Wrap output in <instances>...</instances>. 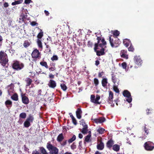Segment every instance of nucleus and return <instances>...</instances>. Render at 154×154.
<instances>
[{
    "mask_svg": "<svg viewBox=\"0 0 154 154\" xmlns=\"http://www.w3.org/2000/svg\"><path fill=\"white\" fill-rule=\"evenodd\" d=\"M97 43L95 44L94 49L96 51L97 49L99 48V47L101 48L100 51H97L96 52L97 55L100 56L103 55L104 54V49L103 47L106 45V42L104 38L101 39L99 37H97Z\"/></svg>",
    "mask_w": 154,
    "mask_h": 154,
    "instance_id": "f257e3e1",
    "label": "nucleus"
},
{
    "mask_svg": "<svg viewBox=\"0 0 154 154\" xmlns=\"http://www.w3.org/2000/svg\"><path fill=\"white\" fill-rule=\"evenodd\" d=\"M8 59L7 54L4 51H0V63L3 66H6L8 63Z\"/></svg>",
    "mask_w": 154,
    "mask_h": 154,
    "instance_id": "f03ea898",
    "label": "nucleus"
},
{
    "mask_svg": "<svg viewBox=\"0 0 154 154\" xmlns=\"http://www.w3.org/2000/svg\"><path fill=\"white\" fill-rule=\"evenodd\" d=\"M47 148L49 151L50 154H58V149L52 144L48 143L47 145Z\"/></svg>",
    "mask_w": 154,
    "mask_h": 154,
    "instance_id": "7ed1b4c3",
    "label": "nucleus"
},
{
    "mask_svg": "<svg viewBox=\"0 0 154 154\" xmlns=\"http://www.w3.org/2000/svg\"><path fill=\"white\" fill-rule=\"evenodd\" d=\"M12 66L14 69L19 70L23 67L24 65L22 63L18 61H16L14 63Z\"/></svg>",
    "mask_w": 154,
    "mask_h": 154,
    "instance_id": "20e7f679",
    "label": "nucleus"
},
{
    "mask_svg": "<svg viewBox=\"0 0 154 154\" xmlns=\"http://www.w3.org/2000/svg\"><path fill=\"white\" fill-rule=\"evenodd\" d=\"M123 96L127 98L126 100L130 103L132 101V98L130 92L128 90H124L123 93Z\"/></svg>",
    "mask_w": 154,
    "mask_h": 154,
    "instance_id": "39448f33",
    "label": "nucleus"
},
{
    "mask_svg": "<svg viewBox=\"0 0 154 154\" xmlns=\"http://www.w3.org/2000/svg\"><path fill=\"white\" fill-rule=\"evenodd\" d=\"M144 147L145 149L147 151L152 150L154 148L153 143L150 142L145 143L144 145Z\"/></svg>",
    "mask_w": 154,
    "mask_h": 154,
    "instance_id": "423d86ee",
    "label": "nucleus"
},
{
    "mask_svg": "<svg viewBox=\"0 0 154 154\" xmlns=\"http://www.w3.org/2000/svg\"><path fill=\"white\" fill-rule=\"evenodd\" d=\"M14 85L12 84L8 85L7 87V89L8 90V94L10 96L12 95L14 92Z\"/></svg>",
    "mask_w": 154,
    "mask_h": 154,
    "instance_id": "0eeeda50",
    "label": "nucleus"
},
{
    "mask_svg": "<svg viewBox=\"0 0 154 154\" xmlns=\"http://www.w3.org/2000/svg\"><path fill=\"white\" fill-rule=\"evenodd\" d=\"M135 63L138 66H141L142 63V60L139 56H135L134 58Z\"/></svg>",
    "mask_w": 154,
    "mask_h": 154,
    "instance_id": "6e6552de",
    "label": "nucleus"
},
{
    "mask_svg": "<svg viewBox=\"0 0 154 154\" xmlns=\"http://www.w3.org/2000/svg\"><path fill=\"white\" fill-rule=\"evenodd\" d=\"M32 56L33 58H37L40 57V53L38 50L35 49L33 51Z\"/></svg>",
    "mask_w": 154,
    "mask_h": 154,
    "instance_id": "1a4fd4ad",
    "label": "nucleus"
},
{
    "mask_svg": "<svg viewBox=\"0 0 154 154\" xmlns=\"http://www.w3.org/2000/svg\"><path fill=\"white\" fill-rule=\"evenodd\" d=\"M21 97L22 102L25 104H27L29 103V100L28 97L25 94H21Z\"/></svg>",
    "mask_w": 154,
    "mask_h": 154,
    "instance_id": "9d476101",
    "label": "nucleus"
},
{
    "mask_svg": "<svg viewBox=\"0 0 154 154\" xmlns=\"http://www.w3.org/2000/svg\"><path fill=\"white\" fill-rule=\"evenodd\" d=\"M91 120H93L96 123H101L104 122L105 120V119L104 118L100 117L98 119H91Z\"/></svg>",
    "mask_w": 154,
    "mask_h": 154,
    "instance_id": "9b49d317",
    "label": "nucleus"
},
{
    "mask_svg": "<svg viewBox=\"0 0 154 154\" xmlns=\"http://www.w3.org/2000/svg\"><path fill=\"white\" fill-rule=\"evenodd\" d=\"M48 85L50 87L54 88L56 87V83L55 81L50 80L48 84Z\"/></svg>",
    "mask_w": 154,
    "mask_h": 154,
    "instance_id": "f8f14e48",
    "label": "nucleus"
},
{
    "mask_svg": "<svg viewBox=\"0 0 154 154\" xmlns=\"http://www.w3.org/2000/svg\"><path fill=\"white\" fill-rule=\"evenodd\" d=\"M113 94L112 92L110 91L109 94V99L108 102L109 104H111L112 103V98Z\"/></svg>",
    "mask_w": 154,
    "mask_h": 154,
    "instance_id": "ddd939ff",
    "label": "nucleus"
},
{
    "mask_svg": "<svg viewBox=\"0 0 154 154\" xmlns=\"http://www.w3.org/2000/svg\"><path fill=\"white\" fill-rule=\"evenodd\" d=\"M76 113L77 118L78 119H80L81 118V114L82 113L81 110L79 108H78L76 111Z\"/></svg>",
    "mask_w": 154,
    "mask_h": 154,
    "instance_id": "4468645a",
    "label": "nucleus"
},
{
    "mask_svg": "<svg viewBox=\"0 0 154 154\" xmlns=\"http://www.w3.org/2000/svg\"><path fill=\"white\" fill-rule=\"evenodd\" d=\"M104 147V145L103 143L101 142H100L97 145V148L99 150H102Z\"/></svg>",
    "mask_w": 154,
    "mask_h": 154,
    "instance_id": "2eb2a0df",
    "label": "nucleus"
},
{
    "mask_svg": "<svg viewBox=\"0 0 154 154\" xmlns=\"http://www.w3.org/2000/svg\"><path fill=\"white\" fill-rule=\"evenodd\" d=\"M26 88H28V86H29L32 82V80L31 79L29 78H27L26 79Z\"/></svg>",
    "mask_w": 154,
    "mask_h": 154,
    "instance_id": "dca6fc26",
    "label": "nucleus"
},
{
    "mask_svg": "<svg viewBox=\"0 0 154 154\" xmlns=\"http://www.w3.org/2000/svg\"><path fill=\"white\" fill-rule=\"evenodd\" d=\"M112 82L114 83V85H119L118 82H119V80L118 79L116 78L115 76L112 75Z\"/></svg>",
    "mask_w": 154,
    "mask_h": 154,
    "instance_id": "f3484780",
    "label": "nucleus"
},
{
    "mask_svg": "<svg viewBox=\"0 0 154 154\" xmlns=\"http://www.w3.org/2000/svg\"><path fill=\"white\" fill-rule=\"evenodd\" d=\"M64 137L63 134L61 133L59 134L57 138V140L59 142H61L64 139Z\"/></svg>",
    "mask_w": 154,
    "mask_h": 154,
    "instance_id": "a211bd4d",
    "label": "nucleus"
},
{
    "mask_svg": "<svg viewBox=\"0 0 154 154\" xmlns=\"http://www.w3.org/2000/svg\"><path fill=\"white\" fill-rule=\"evenodd\" d=\"M126 52L124 50L121 51L120 54L121 57L126 59L128 58V55L126 54Z\"/></svg>",
    "mask_w": 154,
    "mask_h": 154,
    "instance_id": "6ab92c4d",
    "label": "nucleus"
},
{
    "mask_svg": "<svg viewBox=\"0 0 154 154\" xmlns=\"http://www.w3.org/2000/svg\"><path fill=\"white\" fill-rule=\"evenodd\" d=\"M123 43L124 45L126 47H128L129 45H131V42L129 40L125 39L123 40Z\"/></svg>",
    "mask_w": 154,
    "mask_h": 154,
    "instance_id": "aec40b11",
    "label": "nucleus"
},
{
    "mask_svg": "<svg viewBox=\"0 0 154 154\" xmlns=\"http://www.w3.org/2000/svg\"><path fill=\"white\" fill-rule=\"evenodd\" d=\"M37 42L38 48H40L42 50L43 48V46L42 45V43L41 40L40 39H38L37 41Z\"/></svg>",
    "mask_w": 154,
    "mask_h": 154,
    "instance_id": "412c9836",
    "label": "nucleus"
},
{
    "mask_svg": "<svg viewBox=\"0 0 154 154\" xmlns=\"http://www.w3.org/2000/svg\"><path fill=\"white\" fill-rule=\"evenodd\" d=\"M107 79L106 78H103L102 80V84L103 87H105L107 86Z\"/></svg>",
    "mask_w": 154,
    "mask_h": 154,
    "instance_id": "4be33fe9",
    "label": "nucleus"
},
{
    "mask_svg": "<svg viewBox=\"0 0 154 154\" xmlns=\"http://www.w3.org/2000/svg\"><path fill=\"white\" fill-rule=\"evenodd\" d=\"M120 149L119 146L117 144H115L112 146V149L116 151H118Z\"/></svg>",
    "mask_w": 154,
    "mask_h": 154,
    "instance_id": "5701e85b",
    "label": "nucleus"
},
{
    "mask_svg": "<svg viewBox=\"0 0 154 154\" xmlns=\"http://www.w3.org/2000/svg\"><path fill=\"white\" fill-rule=\"evenodd\" d=\"M88 131V126L85 125V126L83 127V128H82V132L85 134H86Z\"/></svg>",
    "mask_w": 154,
    "mask_h": 154,
    "instance_id": "b1692460",
    "label": "nucleus"
},
{
    "mask_svg": "<svg viewBox=\"0 0 154 154\" xmlns=\"http://www.w3.org/2000/svg\"><path fill=\"white\" fill-rule=\"evenodd\" d=\"M113 143V141L112 140H110L107 143V146L109 148H110Z\"/></svg>",
    "mask_w": 154,
    "mask_h": 154,
    "instance_id": "393cba45",
    "label": "nucleus"
},
{
    "mask_svg": "<svg viewBox=\"0 0 154 154\" xmlns=\"http://www.w3.org/2000/svg\"><path fill=\"white\" fill-rule=\"evenodd\" d=\"M11 98L15 101H17L18 100V95L16 93L14 94L11 96Z\"/></svg>",
    "mask_w": 154,
    "mask_h": 154,
    "instance_id": "a878e982",
    "label": "nucleus"
},
{
    "mask_svg": "<svg viewBox=\"0 0 154 154\" xmlns=\"http://www.w3.org/2000/svg\"><path fill=\"white\" fill-rule=\"evenodd\" d=\"M113 39L110 36L109 37V41L110 45L112 47H116L117 46V45H115L113 43Z\"/></svg>",
    "mask_w": 154,
    "mask_h": 154,
    "instance_id": "bb28decb",
    "label": "nucleus"
},
{
    "mask_svg": "<svg viewBox=\"0 0 154 154\" xmlns=\"http://www.w3.org/2000/svg\"><path fill=\"white\" fill-rule=\"evenodd\" d=\"M23 1L22 0H19L15 1L14 2H13L12 3L11 5H16L19 4L21 3Z\"/></svg>",
    "mask_w": 154,
    "mask_h": 154,
    "instance_id": "cd10ccee",
    "label": "nucleus"
},
{
    "mask_svg": "<svg viewBox=\"0 0 154 154\" xmlns=\"http://www.w3.org/2000/svg\"><path fill=\"white\" fill-rule=\"evenodd\" d=\"M34 119L33 116L31 115H29V117L27 118L26 120L30 123L32 122Z\"/></svg>",
    "mask_w": 154,
    "mask_h": 154,
    "instance_id": "c85d7f7f",
    "label": "nucleus"
},
{
    "mask_svg": "<svg viewBox=\"0 0 154 154\" xmlns=\"http://www.w3.org/2000/svg\"><path fill=\"white\" fill-rule=\"evenodd\" d=\"M100 96L99 95L97 94L96 95V98H95V101L94 103L97 104H100V103H99L98 101L99 100H100Z\"/></svg>",
    "mask_w": 154,
    "mask_h": 154,
    "instance_id": "c756f323",
    "label": "nucleus"
},
{
    "mask_svg": "<svg viewBox=\"0 0 154 154\" xmlns=\"http://www.w3.org/2000/svg\"><path fill=\"white\" fill-rule=\"evenodd\" d=\"M26 116V114L25 112H22L19 115V117L20 118L25 119Z\"/></svg>",
    "mask_w": 154,
    "mask_h": 154,
    "instance_id": "7c9ffc66",
    "label": "nucleus"
},
{
    "mask_svg": "<svg viewBox=\"0 0 154 154\" xmlns=\"http://www.w3.org/2000/svg\"><path fill=\"white\" fill-rule=\"evenodd\" d=\"M40 64L42 66L45 67L46 68H48V66L47 64V63L46 62L42 61L40 62Z\"/></svg>",
    "mask_w": 154,
    "mask_h": 154,
    "instance_id": "2f4dec72",
    "label": "nucleus"
},
{
    "mask_svg": "<svg viewBox=\"0 0 154 154\" xmlns=\"http://www.w3.org/2000/svg\"><path fill=\"white\" fill-rule=\"evenodd\" d=\"M76 139V136L75 135H74L70 139H69L68 140V142L69 143H70L73 142Z\"/></svg>",
    "mask_w": 154,
    "mask_h": 154,
    "instance_id": "473e14b6",
    "label": "nucleus"
},
{
    "mask_svg": "<svg viewBox=\"0 0 154 154\" xmlns=\"http://www.w3.org/2000/svg\"><path fill=\"white\" fill-rule=\"evenodd\" d=\"M30 123L27 121L26 120L24 123V126L26 128H28L30 125Z\"/></svg>",
    "mask_w": 154,
    "mask_h": 154,
    "instance_id": "72a5a7b5",
    "label": "nucleus"
},
{
    "mask_svg": "<svg viewBox=\"0 0 154 154\" xmlns=\"http://www.w3.org/2000/svg\"><path fill=\"white\" fill-rule=\"evenodd\" d=\"M43 32L42 30H41V32L38 34L37 37L38 39H40L42 38L43 36Z\"/></svg>",
    "mask_w": 154,
    "mask_h": 154,
    "instance_id": "f704fd0d",
    "label": "nucleus"
},
{
    "mask_svg": "<svg viewBox=\"0 0 154 154\" xmlns=\"http://www.w3.org/2000/svg\"><path fill=\"white\" fill-rule=\"evenodd\" d=\"M118 85H113V88L115 91L117 93H119V91L117 88V86Z\"/></svg>",
    "mask_w": 154,
    "mask_h": 154,
    "instance_id": "c9c22d12",
    "label": "nucleus"
},
{
    "mask_svg": "<svg viewBox=\"0 0 154 154\" xmlns=\"http://www.w3.org/2000/svg\"><path fill=\"white\" fill-rule=\"evenodd\" d=\"M61 89L64 91H66L67 89V87L64 84H61L60 85Z\"/></svg>",
    "mask_w": 154,
    "mask_h": 154,
    "instance_id": "e433bc0d",
    "label": "nucleus"
},
{
    "mask_svg": "<svg viewBox=\"0 0 154 154\" xmlns=\"http://www.w3.org/2000/svg\"><path fill=\"white\" fill-rule=\"evenodd\" d=\"M104 131V129L102 128H100L98 129L97 131L99 133L102 134Z\"/></svg>",
    "mask_w": 154,
    "mask_h": 154,
    "instance_id": "4c0bfd02",
    "label": "nucleus"
},
{
    "mask_svg": "<svg viewBox=\"0 0 154 154\" xmlns=\"http://www.w3.org/2000/svg\"><path fill=\"white\" fill-rule=\"evenodd\" d=\"M30 45L29 42L27 41H26L24 42L23 46L24 47L26 48L28 47Z\"/></svg>",
    "mask_w": 154,
    "mask_h": 154,
    "instance_id": "58836bf2",
    "label": "nucleus"
},
{
    "mask_svg": "<svg viewBox=\"0 0 154 154\" xmlns=\"http://www.w3.org/2000/svg\"><path fill=\"white\" fill-rule=\"evenodd\" d=\"M5 104L7 106L8 105L11 106L12 104V102L11 100H7L5 102Z\"/></svg>",
    "mask_w": 154,
    "mask_h": 154,
    "instance_id": "ea45409f",
    "label": "nucleus"
},
{
    "mask_svg": "<svg viewBox=\"0 0 154 154\" xmlns=\"http://www.w3.org/2000/svg\"><path fill=\"white\" fill-rule=\"evenodd\" d=\"M40 150L42 154H44L47 152L45 149L43 147L40 148Z\"/></svg>",
    "mask_w": 154,
    "mask_h": 154,
    "instance_id": "a19ab883",
    "label": "nucleus"
},
{
    "mask_svg": "<svg viewBox=\"0 0 154 154\" xmlns=\"http://www.w3.org/2000/svg\"><path fill=\"white\" fill-rule=\"evenodd\" d=\"M91 101L94 103H95V97L94 96V95H91Z\"/></svg>",
    "mask_w": 154,
    "mask_h": 154,
    "instance_id": "79ce46f5",
    "label": "nucleus"
},
{
    "mask_svg": "<svg viewBox=\"0 0 154 154\" xmlns=\"http://www.w3.org/2000/svg\"><path fill=\"white\" fill-rule=\"evenodd\" d=\"M94 82L96 86H97L99 84V81L97 78L94 79Z\"/></svg>",
    "mask_w": 154,
    "mask_h": 154,
    "instance_id": "37998d69",
    "label": "nucleus"
},
{
    "mask_svg": "<svg viewBox=\"0 0 154 154\" xmlns=\"http://www.w3.org/2000/svg\"><path fill=\"white\" fill-rule=\"evenodd\" d=\"M91 136L90 135L88 134L85 137V140L86 142H88L89 141Z\"/></svg>",
    "mask_w": 154,
    "mask_h": 154,
    "instance_id": "c03bdc74",
    "label": "nucleus"
},
{
    "mask_svg": "<svg viewBox=\"0 0 154 154\" xmlns=\"http://www.w3.org/2000/svg\"><path fill=\"white\" fill-rule=\"evenodd\" d=\"M80 123L81 125H82L83 127L85 126V125H87L85 124V122L84 120L82 119L80 121Z\"/></svg>",
    "mask_w": 154,
    "mask_h": 154,
    "instance_id": "a18cd8bd",
    "label": "nucleus"
},
{
    "mask_svg": "<svg viewBox=\"0 0 154 154\" xmlns=\"http://www.w3.org/2000/svg\"><path fill=\"white\" fill-rule=\"evenodd\" d=\"M51 60L52 61L57 60H58V57L57 55H54L51 58Z\"/></svg>",
    "mask_w": 154,
    "mask_h": 154,
    "instance_id": "49530a36",
    "label": "nucleus"
},
{
    "mask_svg": "<svg viewBox=\"0 0 154 154\" xmlns=\"http://www.w3.org/2000/svg\"><path fill=\"white\" fill-rule=\"evenodd\" d=\"M119 34V32L118 30H116L113 32V35L116 36H118Z\"/></svg>",
    "mask_w": 154,
    "mask_h": 154,
    "instance_id": "de8ad7c7",
    "label": "nucleus"
},
{
    "mask_svg": "<svg viewBox=\"0 0 154 154\" xmlns=\"http://www.w3.org/2000/svg\"><path fill=\"white\" fill-rule=\"evenodd\" d=\"M122 68L124 69H126V66H127V64L125 62H123V63L122 64Z\"/></svg>",
    "mask_w": 154,
    "mask_h": 154,
    "instance_id": "09e8293b",
    "label": "nucleus"
},
{
    "mask_svg": "<svg viewBox=\"0 0 154 154\" xmlns=\"http://www.w3.org/2000/svg\"><path fill=\"white\" fill-rule=\"evenodd\" d=\"M31 25L32 26H37L38 23L35 21H32L30 23Z\"/></svg>",
    "mask_w": 154,
    "mask_h": 154,
    "instance_id": "8fccbe9b",
    "label": "nucleus"
},
{
    "mask_svg": "<svg viewBox=\"0 0 154 154\" xmlns=\"http://www.w3.org/2000/svg\"><path fill=\"white\" fill-rule=\"evenodd\" d=\"M130 45V46L128 48V50L129 51H133L134 50V48L131 44Z\"/></svg>",
    "mask_w": 154,
    "mask_h": 154,
    "instance_id": "3c124183",
    "label": "nucleus"
},
{
    "mask_svg": "<svg viewBox=\"0 0 154 154\" xmlns=\"http://www.w3.org/2000/svg\"><path fill=\"white\" fill-rule=\"evenodd\" d=\"M143 129L144 131H145V133L146 134H147L149 133V131L147 128H146L145 125Z\"/></svg>",
    "mask_w": 154,
    "mask_h": 154,
    "instance_id": "603ef678",
    "label": "nucleus"
},
{
    "mask_svg": "<svg viewBox=\"0 0 154 154\" xmlns=\"http://www.w3.org/2000/svg\"><path fill=\"white\" fill-rule=\"evenodd\" d=\"M45 44L46 45V48H48L47 50H48L49 52L51 53V50L50 47V46L48 45H46V43H45Z\"/></svg>",
    "mask_w": 154,
    "mask_h": 154,
    "instance_id": "864d4df0",
    "label": "nucleus"
},
{
    "mask_svg": "<svg viewBox=\"0 0 154 154\" xmlns=\"http://www.w3.org/2000/svg\"><path fill=\"white\" fill-rule=\"evenodd\" d=\"M152 111V110L151 109H148L147 110H146L147 114V115L149 114L150 113H151V111Z\"/></svg>",
    "mask_w": 154,
    "mask_h": 154,
    "instance_id": "5fc2aeb1",
    "label": "nucleus"
},
{
    "mask_svg": "<svg viewBox=\"0 0 154 154\" xmlns=\"http://www.w3.org/2000/svg\"><path fill=\"white\" fill-rule=\"evenodd\" d=\"M8 51H9V52L11 54V55L13 54L14 52V50L12 49H9Z\"/></svg>",
    "mask_w": 154,
    "mask_h": 154,
    "instance_id": "6e6d98bb",
    "label": "nucleus"
},
{
    "mask_svg": "<svg viewBox=\"0 0 154 154\" xmlns=\"http://www.w3.org/2000/svg\"><path fill=\"white\" fill-rule=\"evenodd\" d=\"M104 73V72L103 71H102L101 72H99L98 74V76L99 77H101L103 75Z\"/></svg>",
    "mask_w": 154,
    "mask_h": 154,
    "instance_id": "4d7b16f0",
    "label": "nucleus"
},
{
    "mask_svg": "<svg viewBox=\"0 0 154 154\" xmlns=\"http://www.w3.org/2000/svg\"><path fill=\"white\" fill-rule=\"evenodd\" d=\"M73 123L75 125H77V122L75 118H74L72 119Z\"/></svg>",
    "mask_w": 154,
    "mask_h": 154,
    "instance_id": "13d9d810",
    "label": "nucleus"
},
{
    "mask_svg": "<svg viewBox=\"0 0 154 154\" xmlns=\"http://www.w3.org/2000/svg\"><path fill=\"white\" fill-rule=\"evenodd\" d=\"M32 154H41L35 150L33 151Z\"/></svg>",
    "mask_w": 154,
    "mask_h": 154,
    "instance_id": "bf43d9fd",
    "label": "nucleus"
},
{
    "mask_svg": "<svg viewBox=\"0 0 154 154\" xmlns=\"http://www.w3.org/2000/svg\"><path fill=\"white\" fill-rule=\"evenodd\" d=\"M67 143V140H66L65 141H63L61 143V145L63 146H64L65 145H66Z\"/></svg>",
    "mask_w": 154,
    "mask_h": 154,
    "instance_id": "052dcab7",
    "label": "nucleus"
},
{
    "mask_svg": "<svg viewBox=\"0 0 154 154\" xmlns=\"http://www.w3.org/2000/svg\"><path fill=\"white\" fill-rule=\"evenodd\" d=\"M31 1V0H25L24 2L26 4H29L30 3Z\"/></svg>",
    "mask_w": 154,
    "mask_h": 154,
    "instance_id": "680f3d73",
    "label": "nucleus"
},
{
    "mask_svg": "<svg viewBox=\"0 0 154 154\" xmlns=\"http://www.w3.org/2000/svg\"><path fill=\"white\" fill-rule=\"evenodd\" d=\"M4 6L5 8H7L8 6V4L7 2H5L4 4Z\"/></svg>",
    "mask_w": 154,
    "mask_h": 154,
    "instance_id": "e2e57ef3",
    "label": "nucleus"
},
{
    "mask_svg": "<svg viewBox=\"0 0 154 154\" xmlns=\"http://www.w3.org/2000/svg\"><path fill=\"white\" fill-rule=\"evenodd\" d=\"M49 70L50 71H53L55 70L54 67H51L49 68Z\"/></svg>",
    "mask_w": 154,
    "mask_h": 154,
    "instance_id": "0e129e2a",
    "label": "nucleus"
},
{
    "mask_svg": "<svg viewBox=\"0 0 154 154\" xmlns=\"http://www.w3.org/2000/svg\"><path fill=\"white\" fill-rule=\"evenodd\" d=\"M44 12H45V14L46 15L48 16L49 15V13L48 11L45 10L44 11Z\"/></svg>",
    "mask_w": 154,
    "mask_h": 154,
    "instance_id": "69168bd1",
    "label": "nucleus"
},
{
    "mask_svg": "<svg viewBox=\"0 0 154 154\" xmlns=\"http://www.w3.org/2000/svg\"><path fill=\"white\" fill-rule=\"evenodd\" d=\"M79 137L80 139L82 138L83 137L82 135L81 134H79Z\"/></svg>",
    "mask_w": 154,
    "mask_h": 154,
    "instance_id": "338daca9",
    "label": "nucleus"
},
{
    "mask_svg": "<svg viewBox=\"0 0 154 154\" xmlns=\"http://www.w3.org/2000/svg\"><path fill=\"white\" fill-rule=\"evenodd\" d=\"M99 64V61L98 60H96L95 62V65L96 66H97Z\"/></svg>",
    "mask_w": 154,
    "mask_h": 154,
    "instance_id": "774afa93",
    "label": "nucleus"
}]
</instances>
